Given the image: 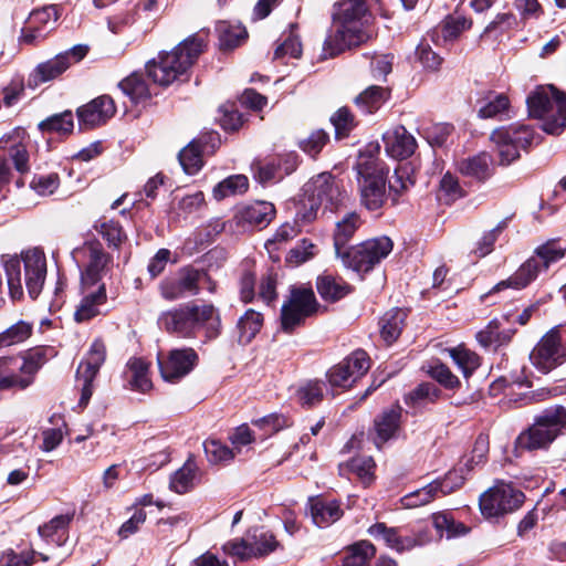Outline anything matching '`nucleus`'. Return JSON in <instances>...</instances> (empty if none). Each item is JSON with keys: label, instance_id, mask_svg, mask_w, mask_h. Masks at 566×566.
Wrapping results in <instances>:
<instances>
[{"label": "nucleus", "instance_id": "3", "mask_svg": "<svg viewBox=\"0 0 566 566\" xmlns=\"http://www.w3.org/2000/svg\"><path fill=\"white\" fill-rule=\"evenodd\" d=\"M21 265L24 271V285L31 298H36L46 277V258L42 250L34 248L23 251L21 256H10L3 261L9 294L13 301L21 300Z\"/></svg>", "mask_w": 566, "mask_h": 566}, {"label": "nucleus", "instance_id": "30", "mask_svg": "<svg viewBox=\"0 0 566 566\" xmlns=\"http://www.w3.org/2000/svg\"><path fill=\"white\" fill-rule=\"evenodd\" d=\"M310 512L312 520L318 527H326L338 521L343 511L335 501H324L322 499H312L310 501Z\"/></svg>", "mask_w": 566, "mask_h": 566}, {"label": "nucleus", "instance_id": "31", "mask_svg": "<svg viewBox=\"0 0 566 566\" xmlns=\"http://www.w3.org/2000/svg\"><path fill=\"white\" fill-rule=\"evenodd\" d=\"M105 346L102 342L95 340L85 359L80 364L76 378L77 380L93 381L99 367L105 360Z\"/></svg>", "mask_w": 566, "mask_h": 566}, {"label": "nucleus", "instance_id": "2", "mask_svg": "<svg viewBox=\"0 0 566 566\" xmlns=\"http://www.w3.org/2000/svg\"><path fill=\"white\" fill-rule=\"evenodd\" d=\"M158 324L167 333L184 338H191L200 328L206 329L209 339L216 338L220 333V318L211 304L197 305L188 303L179 307L163 312Z\"/></svg>", "mask_w": 566, "mask_h": 566}, {"label": "nucleus", "instance_id": "56", "mask_svg": "<svg viewBox=\"0 0 566 566\" xmlns=\"http://www.w3.org/2000/svg\"><path fill=\"white\" fill-rule=\"evenodd\" d=\"M441 395L440 389L430 382L420 384L417 388H415L412 391H410L406 398L405 401L407 405H418L424 401L433 402L436 401Z\"/></svg>", "mask_w": 566, "mask_h": 566}, {"label": "nucleus", "instance_id": "53", "mask_svg": "<svg viewBox=\"0 0 566 566\" xmlns=\"http://www.w3.org/2000/svg\"><path fill=\"white\" fill-rule=\"evenodd\" d=\"M413 168L410 164L398 165L389 179V190L400 195L413 186Z\"/></svg>", "mask_w": 566, "mask_h": 566}, {"label": "nucleus", "instance_id": "21", "mask_svg": "<svg viewBox=\"0 0 566 566\" xmlns=\"http://www.w3.org/2000/svg\"><path fill=\"white\" fill-rule=\"evenodd\" d=\"M57 19L59 12L55 6L33 10L21 31L20 41L25 44H34L43 40L54 29Z\"/></svg>", "mask_w": 566, "mask_h": 566}, {"label": "nucleus", "instance_id": "62", "mask_svg": "<svg viewBox=\"0 0 566 566\" xmlns=\"http://www.w3.org/2000/svg\"><path fill=\"white\" fill-rule=\"evenodd\" d=\"M416 59L428 71H437L442 64V57L426 42H420L417 46Z\"/></svg>", "mask_w": 566, "mask_h": 566}, {"label": "nucleus", "instance_id": "58", "mask_svg": "<svg viewBox=\"0 0 566 566\" xmlns=\"http://www.w3.org/2000/svg\"><path fill=\"white\" fill-rule=\"evenodd\" d=\"M316 253V245L312 241L303 239L290 250L286 262L293 265H300L312 259Z\"/></svg>", "mask_w": 566, "mask_h": 566}, {"label": "nucleus", "instance_id": "27", "mask_svg": "<svg viewBox=\"0 0 566 566\" xmlns=\"http://www.w3.org/2000/svg\"><path fill=\"white\" fill-rule=\"evenodd\" d=\"M275 208L268 201H254L239 209L237 218L239 222L265 228L274 219Z\"/></svg>", "mask_w": 566, "mask_h": 566}, {"label": "nucleus", "instance_id": "1", "mask_svg": "<svg viewBox=\"0 0 566 566\" xmlns=\"http://www.w3.org/2000/svg\"><path fill=\"white\" fill-rule=\"evenodd\" d=\"M334 32L323 46L325 57H334L353 46H358L371 38L368 30L371 13L366 0H342L333 14Z\"/></svg>", "mask_w": 566, "mask_h": 566}, {"label": "nucleus", "instance_id": "45", "mask_svg": "<svg viewBox=\"0 0 566 566\" xmlns=\"http://www.w3.org/2000/svg\"><path fill=\"white\" fill-rule=\"evenodd\" d=\"M248 537L256 557L269 555L279 547V542L274 534L264 528L254 530Z\"/></svg>", "mask_w": 566, "mask_h": 566}, {"label": "nucleus", "instance_id": "36", "mask_svg": "<svg viewBox=\"0 0 566 566\" xmlns=\"http://www.w3.org/2000/svg\"><path fill=\"white\" fill-rule=\"evenodd\" d=\"M407 314L401 308H391L380 319V334L388 344L394 343L400 335Z\"/></svg>", "mask_w": 566, "mask_h": 566}, {"label": "nucleus", "instance_id": "14", "mask_svg": "<svg viewBox=\"0 0 566 566\" xmlns=\"http://www.w3.org/2000/svg\"><path fill=\"white\" fill-rule=\"evenodd\" d=\"M318 307L315 294L311 287L294 286L290 297L283 303L281 310V326L286 333H291L301 325L306 317L313 315Z\"/></svg>", "mask_w": 566, "mask_h": 566}, {"label": "nucleus", "instance_id": "57", "mask_svg": "<svg viewBox=\"0 0 566 566\" xmlns=\"http://www.w3.org/2000/svg\"><path fill=\"white\" fill-rule=\"evenodd\" d=\"M207 458L212 463L229 462L235 457L233 449L218 440H208L203 443Z\"/></svg>", "mask_w": 566, "mask_h": 566}, {"label": "nucleus", "instance_id": "28", "mask_svg": "<svg viewBox=\"0 0 566 566\" xmlns=\"http://www.w3.org/2000/svg\"><path fill=\"white\" fill-rule=\"evenodd\" d=\"M368 534L375 538L381 537L386 545L399 553L413 548L418 545L413 537H401L398 530L387 527L385 523H376L368 528Z\"/></svg>", "mask_w": 566, "mask_h": 566}, {"label": "nucleus", "instance_id": "49", "mask_svg": "<svg viewBox=\"0 0 566 566\" xmlns=\"http://www.w3.org/2000/svg\"><path fill=\"white\" fill-rule=\"evenodd\" d=\"M489 452V439L486 436L480 434L473 446L471 451V455L465 459L463 462V467L455 469L458 476H463V470L470 472L474 469V467L483 463L486 459V454Z\"/></svg>", "mask_w": 566, "mask_h": 566}, {"label": "nucleus", "instance_id": "5", "mask_svg": "<svg viewBox=\"0 0 566 566\" xmlns=\"http://www.w3.org/2000/svg\"><path fill=\"white\" fill-rule=\"evenodd\" d=\"M348 197L342 190L338 182L331 174L323 172L312 178L304 186V195L302 200L303 210L297 212V218L310 222L317 216L319 208L324 210H338L345 206Z\"/></svg>", "mask_w": 566, "mask_h": 566}, {"label": "nucleus", "instance_id": "11", "mask_svg": "<svg viewBox=\"0 0 566 566\" xmlns=\"http://www.w3.org/2000/svg\"><path fill=\"white\" fill-rule=\"evenodd\" d=\"M42 363L39 350L25 357L0 358V390L25 389L33 382Z\"/></svg>", "mask_w": 566, "mask_h": 566}, {"label": "nucleus", "instance_id": "20", "mask_svg": "<svg viewBox=\"0 0 566 566\" xmlns=\"http://www.w3.org/2000/svg\"><path fill=\"white\" fill-rule=\"evenodd\" d=\"M198 354L190 347L170 350L158 355V367L165 381L177 382L187 376L198 364Z\"/></svg>", "mask_w": 566, "mask_h": 566}, {"label": "nucleus", "instance_id": "54", "mask_svg": "<svg viewBox=\"0 0 566 566\" xmlns=\"http://www.w3.org/2000/svg\"><path fill=\"white\" fill-rule=\"evenodd\" d=\"M95 229L107 241L109 247L118 248L126 239L122 227L114 220L103 219L95 226Z\"/></svg>", "mask_w": 566, "mask_h": 566}, {"label": "nucleus", "instance_id": "4", "mask_svg": "<svg viewBox=\"0 0 566 566\" xmlns=\"http://www.w3.org/2000/svg\"><path fill=\"white\" fill-rule=\"evenodd\" d=\"M203 41L189 36L169 52H163L146 65L148 76L161 86H168L184 76L203 51Z\"/></svg>", "mask_w": 566, "mask_h": 566}, {"label": "nucleus", "instance_id": "43", "mask_svg": "<svg viewBox=\"0 0 566 566\" xmlns=\"http://www.w3.org/2000/svg\"><path fill=\"white\" fill-rule=\"evenodd\" d=\"M387 91L377 85L369 86L361 92L356 98V105L367 114L377 111L387 98Z\"/></svg>", "mask_w": 566, "mask_h": 566}, {"label": "nucleus", "instance_id": "22", "mask_svg": "<svg viewBox=\"0 0 566 566\" xmlns=\"http://www.w3.org/2000/svg\"><path fill=\"white\" fill-rule=\"evenodd\" d=\"M464 476H458L457 471H450L442 481H433L422 489L417 490L403 497L407 507H417L430 503L433 499L447 495L461 486Z\"/></svg>", "mask_w": 566, "mask_h": 566}, {"label": "nucleus", "instance_id": "37", "mask_svg": "<svg viewBox=\"0 0 566 566\" xmlns=\"http://www.w3.org/2000/svg\"><path fill=\"white\" fill-rule=\"evenodd\" d=\"M263 325V315L252 308L248 310L238 321V342L249 344L260 332Z\"/></svg>", "mask_w": 566, "mask_h": 566}, {"label": "nucleus", "instance_id": "10", "mask_svg": "<svg viewBox=\"0 0 566 566\" xmlns=\"http://www.w3.org/2000/svg\"><path fill=\"white\" fill-rule=\"evenodd\" d=\"M357 181L361 203L370 211L378 210L386 200V175L381 163L368 158L357 165Z\"/></svg>", "mask_w": 566, "mask_h": 566}, {"label": "nucleus", "instance_id": "9", "mask_svg": "<svg viewBox=\"0 0 566 566\" xmlns=\"http://www.w3.org/2000/svg\"><path fill=\"white\" fill-rule=\"evenodd\" d=\"M213 292L216 284L208 273L192 266H184L171 277L159 284L160 295L167 301H176L188 295H197L201 290Z\"/></svg>", "mask_w": 566, "mask_h": 566}, {"label": "nucleus", "instance_id": "15", "mask_svg": "<svg viewBox=\"0 0 566 566\" xmlns=\"http://www.w3.org/2000/svg\"><path fill=\"white\" fill-rule=\"evenodd\" d=\"M73 258L82 259L84 270L81 272V285L95 287L104 284L102 279L107 274L112 266V256L107 254L101 243L87 242L81 249L74 251Z\"/></svg>", "mask_w": 566, "mask_h": 566}, {"label": "nucleus", "instance_id": "59", "mask_svg": "<svg viewBox=\"0 0 566 566\" xmlns=\"http://www.w3.org/2000/svg\"><path fill=\"white\" fill-rule=\"evenodd\" d=\"M427 373L431 378L437 380L447 389H455L460 386L458 377L452 374L448 366L441 363H433L429 365Z\"/></svg>", "mask_w": 566, "mask_h": 566}, {"label": "nucleus", "instance_id": "7", "mask_svg": "<svg viewBox=\"0 0 566 566\" xmlns=\"http://www.w3.org/2000/svg\"><path fill=\"white\" fill-rule=\"evenodd\" d=\"M566 249L557 240L552 239L535 249L534 255L527 259L510 277L495 284L490 293L506 289L523 290L533 282L538 273L547 270L554 262L565 256Z\"/></svg>", "mask_w": 566, "mask_h": 566}, {"label": "nucleus", "instance_id": "19", "mask_svg": "<svg viewBox=\"0 0 566 566\" xmlns=\"http://www.w3.org/2000/svg\"><path fill=\"white\" fill-rule=\"evenodd\" d=\"M530 359L544 374L562 365L566 360V346L562 344L559 332H547L532 350Z\"/></svg>", "mask_w": 566, "mask_h": 566}, {"label": "nucleus", "instance_id": "48", "mask_svg": "<svg viewBox=\"0 0 566 566\" xmlns=\"http://www.w3.org/2000/svg\"><path fill=\"white\" fill-rule=\"evenodd\" d=\"M511 337V331H499L497 321H491L484 329L476 334L478 342L485 348L501 346L510 342Z\"/></svg>", "mask_w": 566, "mask_h": 566}, {"label": "nucleus", "instance_id": "23", "mask_svg": "<svg viewBox=\"0 0 566 566\" xmlns=\"http://www.w3.org/2000/svg\"><path fill=\"white\" fill-rule=\"evenodd\" d=\"M403 409L394 405L382 410L374 420V442L377 448L398 436L402 423Z\"/></svg>", "mask_w": 566, "mask_h": 566}, {"label": "nucleus", "instance_id": "18", "mask_svg": "<svg viewBox=\"0 0 566 566\" xmlns=\"http://www.w3.org/2000/svg\"><path fill=\"white\" fill-rule=\"evenodd\" d=\"M86 45H74L72 49L40 63L30 74L28 85L36 87L40 84L52 81L64 73L73 63L80 62L86 54Z\"/></svg>", "mask_w": 566, "mask_h": 566}, {"label": "nucleus", "instance_id": "32", "mask_svg": "<svg viewBox=\"0 0 566 566\" xmlns=\"http://www.w3.org/2000/svg\"><path fill=\"white\" fill-rule=\"evenodd\" d=\"M360 224V218L355 212L345 214L339 221L336 222L334 231V248L338 258H340L344 251L347 250L345 248L346 244L353 238Z\"/></svg>", "mask_w": 566, "mask_h": 566}, {"label": "nucleus", "instance_id": "64", "mask_svg": "<svg viewBox=\"0 0 566 566\" xmlns=\"http://www.w3.org/2000/svg\"><path fill=\"white\" fill-rule=\"evenodd\" d=\"M222 551L224 552V554L231 557H235L240 560L256 557L255 553H253V547H251L249 537L247 539L229 541L226 544H223Z\"/></svg>", "mask_w": 566, "mask_h": 566}, {"label": "nucleus", "instance_id": "46", "mask_svg": "<svg viewBox=\"0 0 566 566\" xmlns=\"http://www.w3.org/2000/svg\"><path fill=\"white\" fill-rule=\"evenodd\" d=\"M42 133L70 134L74 127L73 114L65 111L61 114H54L38 125Z\"/></svg>", "mask_w": 566, "mask_h": 566}, {"label": "nucleus", "instance_id": "12", "mask_svg": "<svg viewBox=\"0 0 566 566\" xmlns=\"http://www.w3.org/2000/svg\"><path fill=\"white\" fill-rule=\"evenodd\" d=\"M392 247V241L388 237H380L345 250L339 259L345 266L358 273H367L388 256Z\"/></svg>", "mask_w": 566, "mask_h": 566}, {"label": "nucleus", "instance_id": "52", "mask_svg": "<svg viewBox=\"0 0 566 566\" xmlns=\"http://www.w3.org/2000/svg\"><path fill=\"white\" fill-rule=\"evenodd\" d=\"M179 163L188 175H193L202 167V157L198 143L191 142L179 153Z\"/></svg>", "mask_w": 566, "mask_h": 566}, {"label": "nucleus", "instance_id": "44", "mask_svg": "<svg viewBox=\"0 0 566 566\" xmlns=\"http://www.w3.org/2000/svg\"><path fill=\"white\" fill-rule=\"evenodd\" d=\"M220 45L223 50H232L241 45L248 38V32L244 27L240 24H228L221 22L218 25Z\"/></svg>", "mask_w": 566, "mask_h": 566}, {"label": "nucleus", "instance_id": "55", "mask_svg": "<svg viewBox=\"0 0 566 566\" xmlns=\"http://www.w3.org/2000/svg\"><path fill=\"white\" fill-rule=\"evenodd\" d=\"M32 325L20 321L0 334V347L22 343L30 337Z\"/></svg>", "mask_w": 566, "mask_h": 566}, {"label": "nucleus", "instance_id": "39", "mask_svg": "<svg viewBox=\"0 0 566 566\" xmlns=\"http://www.w3.org/2000/svg\"><path fill=\"white\" fill-rule=\"evenodd\" d=\"M325 390L324 381L317 379L307 380L297 388L296 399L303 407L311 408L323 400Z\"/></svg>", "mask_w": 566, "mask_h": 566}, {"label": "nucleus", "instance_id": "47", "mask_svg": "<svg viewBox=\"0 0 566 566\" xmlns=\"http://www.w3.org/2000/svg\"><path fill=\"white\" fill-rule=\"evenodd\" d=\"M432 523L434 528L440 535L446 533L447 538L465 535L469 528L461 522H457L448 513H437L432 516Z\"/></svg>", "mask_w": 566, "mask_h": 566}, {"label": "nucleus", "instance_id": "24", "mask_svg": "<svg viewBox=\"0 0 566 566\" xmlns=\"http://www.w3.org/2000/svg\"><path fill=\"white\" fill-rule=\"evenodd\" d=\"M82 298L74 312V319L84 323L102 314V307L106 304L107 295L105 284L95 287L82 286Z\"/></svg>", "mask_w": 566, "mask_h": 566}, {"label": "nucleus", "instance_id": "61", "mask_svg": "<svg viewBox=\"0 0 566 566\" xmlns=\"http://www.w3.org/2000/svg\"><path fill=\"white\" fill-rule=\"evenodd\" d=\"M462 196L463 190L460 187L458 179L450 172H447L440 181L438 198L446 202H452Z\"/></svg>", "mask_w": 566, "mask_h": 566}, {"label": "nucleus", "instance_id": "35", "mask_svg": "<svg viewBox=\"0 0 566 566\" xmlns=\"http://www.w3.org/2000/svg\"><path fill=\"white\" fill-rule=\"evenodd\" d=\"M491 157L486 153L464 158L459 161V171L476 180H484L491 176Z\"/></svg>", "mask_w": 566, "mask_h": 566}, {"label": "nucleus", "instance_id": "26", "mask_svg": "<svg viewBox=\"0 0 566 566\" xmlns=\"http://www.w3.org/2000/svg\"><path fill=\"white\" fill-rule=\"evenodd\" d=\"M386 153L395 159L410 157L416 148V138L403 127L398 126L384 135Z\"/></svg>", "mask_w": 566, "mask_h": 566}, {"label": "nucleus", "instance_id": "63", "mask_svg": "<svg viewBox=\"0 0 566 566\" xmlns=\"http://www.w3.org/2000/svg\"><path fill=\"white\" fill-rule=\"evenodd\" d=\"M348 467L365 485H368L373 481L375 462L370 457L353 458L348 462Z\"/></svg>", "mask_w": 566, "mask_h": 566}, {"label": "nucleus", "instance_id": "29", "mask_svg": "<svg viewBox=\"0 0 566 566\" xmlns=\"http://www.w3.org/2000/svg\"><path fill=\"white\" fill-rule=\"evenodd\" d=\"M472 21L463 15H448L439 28L434 29L431 33V39L436 43L452 42L457 40L462 32L469 30Z\"/></svg>", "mask_w": 566, "mask_h": 566}, {"label": "nucleus", "instance_id": "6", "mask_svg": "<svg viewBox=\"0 0 566 566\" xmlns=\"http://www.w3.org/2000/svg\"><path fill=\"white\" fill-rule=\"evenodd\" d=\"M566 431V408L554 406L535 416L533 423L516 439L522 450H546Z\"/></svg>", "mask_w": 566, "mask_h": 566}, {"label": "nucleus", "instance_id": "16", "mask_svg": "<svg viewBox=\"0 0 566 566\" xmlns=\"http://www.w3.org/2000/svg\"><path fill=\"white\" fill-rule=\"evenodd\" d=\"M524 502V494L511 484L500 483L480 496V510L483 516L497 517L518 509Z\"/></svg>", "mask_w": 566, "mask_h": 566}, {"label": "nucleus", "instance_id": "17", "mask_svg": "<svg viewBox=\"0 0 566 566\" xmlns=\"http://www.w3.org/2000/svg\"><path fill=\"white\" fill-rule=\"evenodd\" d=\"M370 368L369 357L364 350H355L331 367L326 377L331 387L348 389Z\"/></svg>", "mask_w": 566, "mask_h": 566}, {"label": "nucleus", "instance_id": "8", "mask_svg": "<svg viewBox=\"0 0 566 566\" xmlns=\"http://www.w3.org/2000/svg\"><path fill=\"white\" fill-rule=\"evenodd\" d=\"M532 117L544 120L543 129L559 135L566 127V94L554 86L537 87L526 99Z\"/></svg>", "mask_w": 566, "mask_h": 566}, {"label": "nucleus", "instance_id": "33", "mask_svg": "<svg viewBox=\"0 0 566 566\" xmlns=\"http://www.w3.org/2000/svg\"><path fill=\"white\" fill-rule=\"evenodd\" d=\"M72 515L62 514L53 517L49 523L39 527L40 536L48 543L61 546L67 538V528Z\"/></svg>", "mask_w": 566, "mask_h": 566}, {"label": "nucleus", "instance_id": "13", "mask_svg": "<svg viewBox=\"0 0 566 566\" xmlns=\"http://www.w3.org/2000/svg\"><path fill=\"white\" fill-rule=\"evenodd\" d=\"M533 138V129L522 124L497 128L491 135L502 165H510L517 159L520 149L530 146Z\"/></svg>", "mask_w": 566, "mask_h": 566}, {"label": "nucleus", "instance_id": "50", "mask_svg": "<svg viewBox=\"0 0 566 566\" xmlns=\"http://www.w3.org/2000/svg\"><path fill=\"white\" fill-rule=\"evenodd\" d=\"M119 87L124 94L130 97L134 102H139L149 97L150 93L148 86L142 75L132 74L119 82Z\"/></svg>", "mask_w": 566, "mask_h": 566}, {"label": "nucleus", "instance_id": "42", "mask_svg": "<svg viewBox=\"0 0 566 566\" xmlns=\"http://www.w3.org/2000/svg\"><path fill=\"white\" fill-rule=\"evenodd\" d=\"M196 463L188 460L180 469H178L170 478L169 488L171 491L184 494L188 492L195 483Z\"/></svg>", "mask_w": 566, "mask_h": 566}, {"label": "nucleus", "instance_id": "51", "mask_svg": "<svg viewBox=\"0 0 566 566\" xmlns=\"http://www.w3.org/2000/svg\"><path fill=\"white\" fill-rule=\"evenodd\" d=\"M451 358L464 377H469L480 366L479 356L465 348L457 347L448 350Z\"/></svg>", "mask_w": 566, "mask_h": 566}, {"label": "nucleus", "instance_id": "38", "mask_svg": "<svg viewBox=\"0 0 566 566\" xmlns=\"http://www.w3.org/2000/svg\"><path fill=\"white\" fill-rule=\"evenodd\" d=\"M130 388L140 392H147L153 384L148 377V364L142 358H132L127 363Z\"/></svg>", "mask_w": 566, "mask_h": 566}, {"label": "nucleus", "instance_id": "60", "mask_svg": "<svg viewBox=\"0 0 566 566\" xmlns=\"http://www.w3.org/2000/svg\"><path fill=\"white\" fill-rule=\"evenodd\" d=\"M510 101L504 94H496L489 97L486 103L479 109V116L482 118H494L501 116L509 109Z\"/></svg>", "mask_w": 566, "mask_h": 566}, {"label": "nucleus", "instance_id": "25", "mask_svg": "<svg viewBox=\"0 0 566 566\" xmlns=\"http://www.w3.org/2000/svg\"><path fill=\"white\" fill-rule=\"evenodd\" d=\"M115 111L114 101L107 95H102L77 109L80 125L94 127L104 124Z\"/></svg>", "mask_w": 566, "mask_h": 566}, {"label": "nucleus", "instance_id": "41", "mask_svg": "<svg viewBox=\"0 0 566 566\" xmlns=\"http://www.w3.org/2000/svg\"><path fill=\"white\" fill-rule=\"evenodd\" d=\"M376 554L375 546L368 541L350 545L340 566H368V560Z\"/></svg>", "mask_w": 566, "mask_h": 566}, {"label": "nucleus", "instance_id": "34", "mask_svg": "<svg viewBox=\"0 0 566 566\" xmlns=\"http://www.w3.org/2000/svg\"><path fill=\"white\" fill-rule=\"evenodd\" d=\"M316 289L321 297L329 302L338 301L350 292L349 285L342 277L331 274L318 276Z\"/></svg>", "mask_w": 566, "mask_h": 566}, {"label": "nucleus", "instance_id": "40", "mask_svg": "<svg viewBox=\"0 0 566 566\" xmlns=\"http://www.w3.org/2000/svg\"><path fill=\"white\" fill-rule=\"evenodd\" d=\"M249 188V180L244 175H233L220 181L213 188V198L222 200L230 196L244 193Z\"/></svg>", "mask_w": 566, "mask_h": 566}]
</instances>
